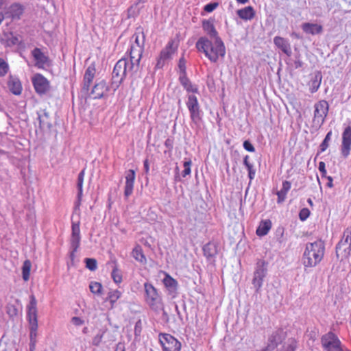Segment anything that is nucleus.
<instances>
[{
  "label": "nucleus",
  "mask_w": 351,
  "mask_h": 351,
  "mask_svg": "<svg viewBox=\"0 0 351 351\" xmlns=\"http://www.w3.org/2000/svg\"><path fill=\"white\" fill-rule=\"evenodd\" d=\"M178 68L180 72V75L186 74V60L184 58H181L179 60Z\"/></svg>",
  "instance_id": "nucleus-47"
},
{
  "label": "nucleus",
  "mask_w": 351,
  "mask_h": 351,
  "mask_svg": "<svg viewBox=\"0 0 351 351\" xmlns=\"http://www.w3.org/2000/svg\"><path fill=\"white\" fill-rule=\"evenodd\" d=\"M32 263L29 260L24 261L22 267V276L25 281H27L29 278Z\"/></svg>",
  "instance_id": "nucleus-36"
},
{
  "label": "nucleus",
  "mask_w": 351,
  "mask_h": 351,
  "mask_svg": "<svg viewBox=\"0 0 351 351\" xmlns=\"http://www.w3.org/2000/svg\"><path fill=\"white\" fill-rule=\"evenodd\" d=\"M27 317L29 324V338L30 342L33 346L36 344L37 329H38V319H37V301L34 295L29 296V303L27 306Z\"/></svg>",
  "instance_id": "nucleus-4"
},
{
  "label": "nucleus",
  "mask_w": 351,
  "mask_h": 351,
  "mask_svg": "<svg viewBox=\"0 0 351 351\" xmlns=\"http://www.w3.org/2000/svg\"><path fill=\"white\" fill-rule=\"evenodd\" d=\"M303 65V62L300 60H297L294 62V66L295 69H298L302 67Z\"/></svg>",
  "instance_id": "nucleus-56"
},
{
  "label": "nucleus",
  "mask_w": 351,
  "mask_h": 351,
  "mask_svg": "<svg viewBox=\"0 0 351 351\" xmlns=\"http://www.w3.org/2000/svg\"><path fill=\"white\" fill-rule=\"evenodd\" d=\"M218 5L219 4L217 2L209 3L204 6V10L206 12H212Z\"/></svg>",
  "instance_id": "nucleus-48"
},
{
  "label": "nucleus",
  "mask_w": 351,
  "mask_h": 351,
  "mask_svg": "<svg viewBox=\"0 0 351 351\" xmlns=\"http://www.w3.org/2000/svg\"><path fill=\"white\" fill-rule=\"evenodd\" d=\"M238 3L245 4L249 0H236Z\"/></svg>",
  "instance_id": "nucleus-59"
},
{
  "label": "nucleus",
  "mask_w": 351,
  "mask_h": 351,
  "mask_svg": "<svg viewBox=\"0 0 351 351\" xmlns=\"http://www.w3.org/2000/svg\"><path fill=\"white\" fill-rule=\"evenodd\" d=\"M44 117H46V118L48 117V114L47 112H44L43 116H39L38 117L40 126V127H45L46 125L47 127H49V125H50L49 123V122H45V120H44Z\"/></svg>",
  "instance_id": "nucleus-50"
},
{
  "label": "nucleus",
  "mask_w": 351,
  "mask_h": 351,
  "mask_svg": "<svg viewBox=\"0 0 351 351\" xmlns=\"http://www.w3.org/2000/svg\"><path fill=\"white\" fill-rule=\"evenodd\" d=\"M32 82L36 92L39 95L45 94L49 89V81L41 74L34 75Z\"/></svg>",
  "instance_id": "nucleus-16"
},
{
  "label": "nucleus",
  "mask_w": 351,
  "mask_h": 351,
  "mask_svg": "<svg viewBox=\"0 0 351 351\" xmlns=\"http://www.w3.org/2000/svg\"><path fill=\"white\" fill-rule=\"evenodd\" d=\"M111 276L116 284H119L122 282L121 272L117 266L112 269Z\"/></svg>",
  "instance_id": "nucleus-40"
},
{
  "label": "nucleus",
  "mask_w": 351,
  "mask_h": 351,
  "mask_svg": "<svg viewBox=\"0 0 351 351\" xmlns=\"http://www.w3.org/2000/svg\"><path fill=\"white\" fill-rule=\"evenodd\" d=\"M301 27L305 34L313 36L319 34L323 32L322 25L317 23H304Z\"/></svg>",
  "instance_id": "nucleus-23"
},
{
  "label": "nucleus",
  "mask_w": 351,
  "mask_h": 351,
  "mask_svg": "<svg viewBox=\"0 0 351 351\" xmlns=\"http://www.w3.org/2000/svg\"><path fill=\"white\" fill-rule=\"evenodd\" d=\"M319 171H320L322 177H326V165L324 162L321 161L319 162L318 165Z\"/></svg>",
  "instance_id": "nucleus-52"
},
{
  "label": "nucleus",
  "mask_w": 351,
  "mask_h": 351,
  "mask_svg": "<svg viewBox=\"0 0 351 351\" xmlns=\"http://www.w3.org/2000/svg\"><path fill=\"white\" fill-rule=\"evenodd\" d=\"M71 322L75 326H80L84 324V320L80 317H73Z\"/></svg>",
  "instance_id": "nucleus-49"
},
{
  "label": "nucleus",
  "mask_w": 351,
  "mask_h": 351,
  "mask_svg": "<svg viewBox=\"0 0 351 351\" xmlns=\"http://www.w3.org/2000/svg\"><path fill=\"white\" fill-rule=\"evenodd\" d=\"M80 221H73L71 223V234L70 237V258L73 261L75 258V254L78 250L80 241H81V234H80Z\"/></svg>",
  "instance_id": "nucleus-9"
},
{
  "label": "nucleus",
  "mask_w": 351,
  "mask_h": 351,
  "mask_svg": "<svg viewBox=\"0 0 351 351\" xmlns=\"http://www.w3.org/2000/svg\"><path fill=\"white\" fill-rule=\"evenodd\" d=\"M179 80L180 84L183 86L187 92L197 93V87L191 84L186 74L180 75L179 77Z\"/></svg>",
  "instance_id": "nucleus-29"
},
{
  "label": "nucleus",
  "mask_w": 351,
  "mask_h": 351,
  "mask_svg": "<svg viewBox=\"0 0 351 351\" xmlns=\"http://www.w3.org/2000/svg\"><path fill=\"white\" fill-rule=\"evenodd\" d=\"M108 91V87L105 81L101 80L97 83L93 88L92 95L95 99L102 97Z\"/></svg>",
  "instance_id": "nucleus-25"
},
{
  "label": "nucleus",
  "mask_w": 351,
  "mask_h": 351,
  "mask_svg": "<svg viewBox=\"0 0 351 351\" xmlns=\"http://www.w3.org/2000/svg\"><path fill=\"white\" fill-rule=\"evenodd\" d=\"M341 154L344 158L348 157L351 151V126H346L342 132V141L340 148Z\"/></svg>",
  "instance_id": "nucleus-14"
},
{
  "label": "nucleus",
  "mask_w": 351,
  "mask_h": 351,
  "mask_svg": "<svg viewBox=\"0 0 351 351\" xmlns=\"http://www.w3.org/2000/svg\"><path fill=\"white\" fill-rule=\"evenodd\" d=\"M86 267L90 271H95L97 269V261L94 258H86L84 260Z\"/></svg>",
  "instance_id": "nucleus-44"
},
{
  "label": "nucleus",
  "mask_w": 351,
  "mask_h": 351,
  "mask_svg": "<svg viewBox=\"0 0 351 351\" xmlns=\"http://www.w3.org/2000/svg\"><path fill=\"white\" fill-rule=\"evenodd\" d=\"M175 308H176V311L178 317H180V319H182V316H181L180 310H179L178 306L177 304L175 305Z\"/></svg>",
  "instance_id": "nucleus-58"
},
{
  "label": "nucleus",
  "mask_w": 351,
  "mask_h": 351,
  "mask_svg": "<svg viewBox=\"0 0 351 351\" xmlns=\"http://www.w3.org/2000/svg\"><path fill=\"white\" fill-rule=\"evenodd\" d=\"M173 45V40L169 41L166 47L160 51L156 64V69H162L167 61L171 59L173 54L177 49V47H174Z\"/></svg>",
  "instance_id": "nucleus-11"
},
{
  "label": "nucleus",
  "mask_w": 351,
  "mask_h": 351,
  "mask_svg": "<svg viewBox=\"0 0 351 351\" xmlns=\"http://www.w3.org/2000/svg\"><path fill=\"white\" fill-rule=\"evenodd\" d=\"M34 346H35V345H34V346H33V343H32L30 342V347H29V350H30V351H34Z\"/></svg>",
  "instance_id": "nucleus-62"
},
{
  "label": "nucleus",
  "mask_w": 351,
  "mask_h": 351,
  "mask_svg": "<svg viewBox=\"0 0 351 351\" xmlns=\"http://www.w3.org/2000/svg\"><path fill=\"white\" fill-rule=\"evenodd\" d=\"M328 104L326 100H321L315 104L314 121L322 124L328 112Z\"/></svg>",
  "instance_id": "nucleus-15"
},
{
  "label": "nucleus",
  "mask_w": 351,
  "mask_h": 351,
  "mask_svg": "<svg viewBox=\"0 0 351 351\" xmlns=\"http://www.w3.org/2000/svg\"><path fill=\"white\" fill-rule=\"evenodd\" d=\"M143 287L146 304L152 310L158 311L162 306V299L158 289L148 282H145Z\"/></svg>",
  "instance_id": "nucleus-5"
},
{
  "label": "nucleus",
  "mask_w": 351,
  "mask_h": 351,
  "mask_svg": "<svg viewBox=\"0 0 351 351\" xmlns=\"http://www.w3.org/2000/svg\"><path fill=\"white\" fill-rule=\"evenodd\" d=\"M8 313L10 316L16 315L17 314V309L14 306H12V308H8Z\"/></svg>",
  "instance_id": "nucleus-53"
},
{
  "label": "nucleus",
  "mask_w": 351,
  "mask_h": 351,
  "mask_svg": "<svg viewBox=\"0 0 351 351\" xmlns=\"http://www.w3.org/2000/svg\"><path fill=\"white\" fill-rule=\"evenodd\" d=\"M159 341L163 351H180V342L170 334H160Z\"/></svg>",
  "instance_id": "nucleus-12"
},
{
  "label": "nucleus",
  "mask_w": 351,
  "mask_h": 351,
  "mask_svg": "<svg viewBox=\"0 0 351 351\" xmlns=\"http://www.w3.org/2000/svg\"><path fill=\"white\" fill-rule=\"evenodd\" d=\"M2 4H3V1L0 0V7L2 5Z\"/></svg>",
  "instance_id": "nucleus-64"
},
{
  "label": "nucleus",
  "mask_w": 351,
  "mask_h": 351,
  "mask_svg": "<svg viewBox=\"0 0 351 351\" xmlns=\"http://www.w3.org/2000/svg\"><path fill=\"white\" fill-rule=\"evenodd\" d=\"M191 165H192V161L191 159H185L184 161V164H183V166H184V169L183 170L182 173V177H186V176H189L191 173Z\"/></svg>",
  "instance_id": "nucleus-41"
},
{
  "label": "nucleus",
  "mask_w": 351,
  "mask_h": 351,
  "mask_svg": "<svg viewBox=\"0 0 351 351\" xmlns=\"http://www.w3.org/2000/svg\"><path fill=\"white\" fill-rule=\"evenodd\" d=\"M307 202H308V204L311 206H313V200H312L311 198H308V199H307Z\"/></svg>",
  "instance_id": "nucleus-60"
},
{
  "label": "nucleus",
  "mask_w": 351,
  "mask_h": 351,
  "mask_svg": "<svg viewBox=\"0 0 351 351\" xmlns=\"http://www.w3.org/2000/svg\"><path fill=\"white\" fill-rule=\"evenodd\" d=\"M134 9V5L131 6L128 10V17H131V16H133V14H132V12Z\"/></svg>",
  "instance_id": "nucleus-57"
},
{
  "label": "nucleus",
  "mask_w": 351,
  "mask_h": 351,
  "mask_svg": "<svg viewBox=\"0 0 351 351\" xmlns=\"http://www.w3.org/2000/svg\"><path fill=\"white\" fill-rule=\"evenodd\" d=\"M271 228V222L270 220L262 221L256 229V233L259 237L266 235Z\"/></svg>",
  "instance_id": "nucleus-31"
},
{
  "label": "nucleus",
  "mask_w": 351,
  "mask_h": 351,
  "mask_svg": "<svg viewBox=\"0 0 351 351\" xmlns=\"http://www.w3.org/2000/svg\"><path fill=\"white\" fill-rule=\"evenodd\" d=\"M195 47L212 63L217 62L226 55V47L221 38L210 39L206 36H201L196 42Z\"/></svg>",
  "instance_id": "nucleus-1"
},
{
  "label": "nucleus",
  "mask_w": 351,
  "mask_h": 351,
  "mask_svg": "<svg viewBox=\"0 0 351 351\" xmlns=\"http://www.w3.org/2000/svg\"><path fill=\"white\" fill-rule=\"evenodd\" d=\"M121 292L117 289L113 290L108 293V300L111 304L112 307L114 304L121 298Z\"/></svg>",
  "instance_id": "nucleus-39"
},
{
  "label": "nucleus",
  "mask_w": 351,
  "mask_h": 351,
  "mask_svg": "<svg viewBox=\"0 0 351 351\" xmlns=\"http://www.w3.org/2000/svg\"><path fill=\"white\" fill-rule=\"evenodd\" d=\"M90 291L95 295H100L102 290V285L98 282L92 281L89 284Z\"/></svg>",
  "instance_id": "nucleus-38"
},
{
  "label": "nucleus",
  "mask_w": 351,
  "mask_h": 351,
  "mask_svg": "<svg viewBox=\"0 0 351 351\" xmlns=\"http://www.w3.org/2000/svg\"><path fill=\"white\" fill-rule=\"evenodd\" d=\"M8 86L10 91L15 95H19L22 93V84L19 79L15 76L10 75L8 81Z\"/></svg>",
  "instance_id": "nucleus-22"
},
{
  "label": "nucleus",
  "mask_w": 351,
  "mask_h": 351,
  "mask_svg": "<svg viewBox=\"0 0 351 351\" xmlns=\"http://www.w3.org/2000/svg\"><path fill=\"white\" fill-rule=\"evenodd\" d=\"M147 0H138V2L134 5L135 6H136L138 3H144L147 1Z\"/></svg>",
  "instance_id": "nucleus-61"
},
{
  "label": "nucleus",
  "mask_w": 351,
  "mask_h": 351,
  "mask_svg": "<svg viewBox=\"0 0 351 351\" xmlns=\"http://www.w3.org/2000/svg\"><path fill=\"white\" fill-rule=\"evenodd\" d=\"M322 82V76L319 73L316 74L311 80L309 84V90L311 93H314L319 89Z\"/></svg>",
  "instance_id": "nucleus-35"
},
{
  "label": "nucleus",
  "mask_w": 351,
  "mask_h": 351,
  "mask_svg": "<svg viewBox=\"0 0 351 351\" xmlns=\"http://www.w3.org/2000/svg\"><path fill=\"white\" fill-rule=\"evenodd\" d=\"M310 213H311L310 210L306 208H304L301 209L299 213L300 219L302 221L306 220L307 218L309 217Z\"/></svg>",
  "instance_id": "nucleus-46"
},
{
  "label": "nucleus",
  "mask_w": 351,
  "mask_h": 351,
  "mask_svg": "<svg viewBox=\"0 0 351 351\" xmlns=\"http://www.w3.org/2000/svg\"><path fill=\"white\" fill-rule=\"evenodd\" d=\"M267 263L262 259L257 261L256 264L254 276L252 279V285L255 288V291L259 293L263 286L264 278L267 273Z\"/></svg>",
  "instance_id": "nucleus-7"
},
{
  "label": "nucleus",
  "mask_w": 351,
  "mask_h": 351,
  "mask_svg": "<svg viewBox=\"0 0 351 351\" xmlns=\"http://www.w3.org/2000/svg\"><path fill=\"white\" fill-rule=\"evenodd\" d=\"M32 55L35 62V66L38 69H45L50 65L49 57L40 49L34 48Z\"/></svg>",
  "instance_id": "nucleus-17"
},
{
  "label": "nucleus",
  "mask_w": 351,
  "mask_h": 351,
  "mask_svg": "<svg viewBox=\"0 0 351 351\" xmlns=\"http://www.w3.org/2000/svg\"><path fill=\"white\" fill-rule=\"evenodd\" d=\"M9 12L13 19H19L23 12V8L20 4H12L10 7Z\"/></svg>",
  "instance_id": "nucleus-33"
},
{
  "label": "nucleus",
  "mask_w": 351,
  "mask_h": 351,
  "mask_svg": "<svg viewBox=\"0 0 351 351\" xmlns=\"http://www.w3.org/2000/svg\"><path fill=\"white\" fill-rule=\"evenodd\" d=\"M204 254L207 257H213L216 254L215 246L212 243H207L203 247Z\"/></svg>",
  "instance_id": "nucleus-37"
},
{
  "label": "nucleus",
  "mask_w": 351,
  "mask_h": 351,
  "mask_svg": "<svg viewBox=\"0 0 351 351\" xmlns=\"http://www.w3.org/2000/svg\"><path fill=\"white\" fill-rule=\"evenodd\" d=\"M139 67V62L135 59L123 58L115 64L112 73V86L116 90L123 81L127 75H133Z\"/></svg>",
  "instance_id": "nucleus-2"
},
{
  "label": "nucleus",
  "mask_w": 351,
  "mask_h": 351,
  "mask_svg": "<svg viewBox=\"0 0 351 351\" xmlns=\"http://www.w3.org/2000/svg\"><path fill=\"white\" fill-rule=\"evenodd\" d=\"M9 71L8 64L0 58V76H5Z\"/></svg>",
  "instance_id": "nucleus-45"
},
{
  "label": "nucleus",
  "mask_w": 351,
  "mask_h": 351,
  "mask_svg": "<svg viewBox=\"0 0 351 351\" xmlns=\"http://www.w3.org/2000/svg\"><path fill=\"white\" fill-rule=\"evenodd\" d=\"M274 43L284 53L288 56H291V49L290 43H289L288 40L280 36H276L274 38Z\"/></svg>",
  "instance_id": "nucleus-24"
},
{
  "label": "nucleus",
  "mask_w": 351,
  "mask_h": 351,
  "mask_svg": "<svg viewBox=\"0 0 351 351\" xmlns=\"http://www.w3.org/2000/svg\"><path fill=\"white\" fill-rule=\"evenodd\" d=\"M249 156H245L243 158V165L247 168V170L248 171V177L250 179V184L251 183L252 180L254 179L256 176V169L254 166V164L250 162L249 161Z\"/></svg>",
  "instance_id": "nucleus-32"
},
{
  "label": "nucleus",
  "mask_w": 351,
  "mask_h": 351,
  "mask_svg": "<svg viewBox=\"0 0 351 351\" xmlns=\"http://www.w3.org/2000/svg\"><path fill=\"white\" fill-rule=\"evenodd\" d=\"M135 177L136 173L134 170L129 169L125 172L124 196L127 198L133 193Z\"/></svg>",
  "instance_id": "nucleus-20"
},
{
  "label": "nucleus",
  "mask_w": 351,
  "mask_h": 351,
  "mask_svg": "<svg viewBox=\"0 0 351 351\" xmlns=\"http://www.w3.org/2000/svg\"><path fill=\"white\" fill-rule=\"evenodd\" d=\"M321 341L326 351H341V341L332 332L323 335Z\"/></svg>",
  "instance_id": "nucleus-13"
},
{
  "label": "nucleus",
  "mask_w": 351,
  "mask_h": 351,
  "mask_svg": "<svg viewBox=\"0 0 351 351\" xmlns=\"http://www.w3.org/2000/svg\"><path fill=\"white\" fill-rule=\"evenodd\" d=\"M331 136H332V132L331 131L328 132L327 133V134L326 135L324 141H322V143H321V145L319 146L320 152H324L328 148V142L330 141Z\"/></svg>",
  "instance_id": "nucleus-42"
},
{
  "label": "nucleus",
  "mask_w": 351,
  "mask_h": 351,
  "mask_svg": "<svg viewBox=\"0 0 351 351\" xmlns=\"http://www.w3.org/2000/svg\"><path fill=\"white\" fill-rule=\"evenodd\" d=\"M132 38L134 40V43L130 46L129 55L131 58L135 59L136 62H140L144 49L145 35L143 32H136Z\"/></svg>",
  "instance_id": "nucleus-8"
},
{
  "label": "nucleus",
  "mask_w": 351,
  "mask_h": 351,
  "mask_svg": "<svg viewBox=\"0 0 351 351\" xmlns=\"http://www.w3.org/2000/svg\"><path fill=\"white\" fill-rule=\"evenodd\" d=\"M143 166H144V170H145V172L146 173H148L149 171V162H148V160L146 159L144 160L143 162Z\"/></svg>",
  "instance_id": "nucleus-54"
},
{
  "label": "nucleus",
  "mask_w": 351,
  "mask_h": 351,
  "mask_svg": "<svg viewBox=\"0 0 351 351\" xmlns=\"http://www.w3.org/2000/svg\"><path fill=\"white\" fill-rule=\"evenodd\" d=\"M82 332L83 333L86 334L88 332V328L87 327H84L82 330Z\"/></svg>",
  "instance_id": "nucleus-63"
},
{
  "label": "nucleus",
  "mask_w": 351,
  "mask_h": 351,
  "mask_svg": "<svg viewBox=\"0 0 351 351\" xmlns=\"http://www.w3.org/2000/svg\"><path fill=\"white\" fill-rule=\"evenodd\" d=\"M95 66L91 64L86 69L84 75V88L88 90L92 83L95 74Z\"/></svg>",
  "instance_id": "nucleus-26"
},
{
  "label": "nucleus",
  "mask_w": 351,
  "mask_h": 351,
  "mask_svg": "<svg viewBox=\"0 0 351 351\" xmlns=\"http://www.w3.org/2000/svg\"><path fill=\"white\" fill-rule=\"evenodd\" d=\"M106 331V330H100L99 331V332L93 338V345L97 346L101 343Z\"/></svg>",
  "instance_id": "nucleus-43"
},
{
  "label": "nucleus",
  "mask_w": 351,
  "mask_h": 351,
  "mask_svg": "<svg viewBox=\"0 0 351 351\" xmlns=\"http://www.w3.org/2000/svg\"><path fill=\"white\" fill-rule=\"evenodd\" d=\"M328 180V182L326 184L327 186L329 187V188H332L333 186V180H332V178L331 176H326V177Z\"/></svg>",
  "instance_id": "nucleus-55"
},
{
  "label": "nucleus",
  "mask_w": 351,
  "mask_h": 351,
  "mask_svg": "<svg viewBox=\"0 0 351 351\" xmlns=\"http://www.w3.org/2000/svg\"><path fill=\"white\" fill-rule=\"evenodd\" d=\"M291 184L290 182L285 180L282 182V189L277 191L276 195L278 196L277 202L280 204L283 202L287 197V194L290 190Z\"/></svg>",
  "instance_id": "nucleus-27"
},
{
  "label": "nucleus",
  "mask_w": 351,
  "mask_h": 351,
  "mask_svg": "<svg viewBox=\"0 0 351 351\" xmlns=\"http://www.w3.org/2000/svg\"><path fill=\"white\" fill-rule=\"evenodd\" d=\"M132 257L137 261L145 263H146V258L143 252L142 247L140 245H136L132 250Z\"/></svg>",
  "instance_id": "nucleus-34"
},
{
  "label": "nucleus",
  "mask_w": 351,
  "mask_h": 351,
  "mask_svg": "<svg viewBox=\"0 0 351 351\" xmlns=\"http://www.w3.org/2000/svg\"><path fill=\"white\" fill-rule=\"evenodd\" d=\"M351 253V227H348L343 232L342 237L336 246V255L343 261L349 257Z\"/></svg>",
  "instance_id": "nucleus-6"
},
{
  "label": "nucleus",
  "mask_w": 351,
  "mask_h": 351,
  "mask_svg": "<svg viewBox=\"0 0 351 351\" xmlns=\"http://www.w3.org/2000/svg\"><path fill=\"white\" fill-rule=\"evenodd\" d=\"M186 104L192 121L196 124L198 123L202 119V115L197 97L194 95H189Z\"/></svg>",
  "instance_id": "nucleus-10"
},
{
  "label": "nucleus",
  "mask_w": 351,
  "mask_h": 351,
  "mask_svg": "<svg viewBox=\"0 0 351 351\" xmlns=\"http://www.w3.org/2000/svg\"><path fill=\"white\" fill-rule=\"evenodd\" d=\"M202 28L206 34V37L210 39L221 38L216 30L213 21L210 20H204L202 22Z\"/></svg>",
  "instance_id": "nucleus-21"
},
{
  "label": "nucleus",
  "mask_w": 351,
  "mask_h": 351,
  "mask_svg": "<svg viewBox=\"0 0 351 351\" xmlns=\"http://www.w3.org/2000/svg\"><path fill=\"white\" fill-rule=\"evenodd\" d=\"M85 175V171L84 169L82 170L80 173L78 174L77 177V202H76L75 207H79L80 204V201L82 197V193H83V182H84V178Z\"/></svg>",
  "instance_id": "nucleus-30"
},
{
  "label": "nucleus",
  "mask_w": 351,
  "mask_h": 351,
  "mask_svg": "<svg viewBox=\"0 0 351 351\" xmlns=\"http://www.w3.org/2000/svg\"><path fill=\"white\" fill-rule=\"evenodd\" d=\"M325 254V243L322 239L308 242L302 256V263L305 271L316 267L322 261Z\"/></svg>",
  "instance_id": "nucleus-3"
},
{
  "label": "nucleus",
  "mask_w": 351,
  "mask_h": 351,
  "mask_svg": "<svg viewBox=\"0 0 351 351\" xmlns=\"http://www.w3.org/2000/svg\"><path fill=\"white\" fill-rule=\"evenodd\" d=\"M284 335L282 330L278 329L274 331L268 338L267 346L263 348L264 351H273L282 341Z\"/></svg>",
  "instance_id": "nucleus-19"
},
{
  "label": "nucleus",
  "mask_w": 351,
  "mask_h": 351,
  "mask_svg": "<svg viewBox=\"0 0 351 351\" xmlns=\"http://www.w3.org/2000/svg\"><path fill=\"white\" fill-rule=\"evenodd\" d=\"M162 283L166 289L167 294L175 298L178 293V283L176 279L172 278L168 273L165 272V277Z\"/></svg>",
  "instance_id": "nucleus-18"
},
{
  "label": "nucleus",
  "mask_w": 351,
  "mask_h": 351,
  "mask_svg": "<svg viewBox=\"0 0 351 351\" xmlns=\"http://www.w3.org/2000/svg\"><path fill=\"white\" fill-rule=\"evenodd\" d=\"M238 16L243 20H252L255 16V12L252 6H247L237 10Z\"/></svg>",
  "instance_id": "nucleus-28"
},
{
  "label": "nucleus",
  "mask_w": 351,
  "mask_h": 351,
  "mask_svg": "<svg viewBox=\"0 0 351 351\" xmlns=\"http://www.w3.org/2000/svg\"><path fill=\"white\" fill-rule=\"evenodd\" d=\"M243 147L245 150L250 152H254L255 151L254 147L253 145L248 141H245L243 142Z\"/></svg>",
  "instance_id": "nucleus-51"
}]
</instances>
